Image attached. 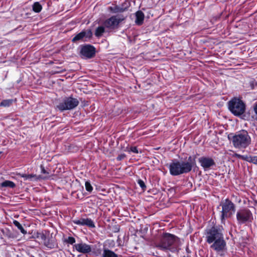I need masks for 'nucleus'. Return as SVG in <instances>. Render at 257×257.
Listing matches in <instances>:
<instances>
[{
    "mask_svg": "<svg viewBox=\"0 0 257 257\" xmlns=\"http://www.w3.org/2000/svg\"><path fill=\"white\" fill-rule=\"evenodd\" d=\"M196 164L195 157L189 156L185 161L173 160L169 166L170 173L172 176L187 174L192 170Z\"/></svg>",
    "mask_w": 257,
    "mask_h": 257,
    "instance_id": "obj_1",
    "label": "nucleus"
},
{
    "mask_svg": "<svg viewBox=\"0 0 257 257\" xmlns=\"http://www.w3.org/2000/svg\"><path fill=\"white\" fill-rule=\"evenodd\" d=\"M233 146L235 148H246L251 142V139L247 131L242 130L235 134L231 139Z\"/></svg>",
    "mask_w": 257,
    "mask_h": 257,
    "instance_id": "obj_2",
    "label": "nucleus"
},
{
    "mask_svg": "<svg viewBox=\"0 0 257 257\" xmlns=\"http://www.w3.org/2000/svg\"><path fill=\"white\" fill-rule=\"evenodd\" d=\"M220 205L222 207L220 219L222 223H224L225 218L230 217L235 211V204L228 199L222 201Z\"/></svg>",
    "mask_w": 257,
    "mask_h": 257,
    "instance_id": "obj_3",
    "label": "nucleus"
},
{
    "mask_svg": "<svg viewBox=\"0 0 257 257\" xmlns=\"http://www.w3.org/2000/svg\"><path fill=\"white\" fill-rule=\"evenodd\" d=\"M228 108L235 115L239 116L245 111L244 103L237 98H234L228 102Z\"/></svg>",
    "mask_w": 257,
    "mask_h": 257,
    "instance_id": "obj_4",
    "label": "nucleus"
},
{
    "mask_svg": "<svg viewBox=\"0 0 257 257\" xmlns=\"http://www.w3.org/2000/svg\"><path fill=\"white\" fill-rule=\"evenodd\" d=\"M236 219L239 224L251 222L253 220L252 214L247 208L240 209L236 213Z\"/></svg>",
    "mask_w": 257,
    "mask_h": 257,
    "instance_id": "obj_5",
    "label": "nucleus"
},
{
    "mask_svg": "<svg viewBox=\"0 0 257 257\" xmlns=\"http://www.w3.org/2000/svg\"><path fill=\"white\" fill-rule=\"evenodd\" d=\"M207 241H224L221 230L216 227H212L206 230Z\"/></svg>",
    "mask_w": 257,
    "mask_h": 257,
    "instance_id": "obj_6",
    "label": "nucleus"
},
{
    "mask_svg": "<svg viewBox=\"0 0 257 257\" xmlns=\"http://www.w3.org/2000/svg\"><path fill=\"white\" fill-rule=\"evenodd\" d=\"M124 19L120 16H113L106 19L103 23L104 27L110 31L115 30L118 28L119 24Z\"/></svg>",
    "mask_w": 257,
    "mask_h": 257,
    "instance_id": "obj_7",
    "label": "nucleus"
},
{
    "mask_svg": "<svg viewBox=\"0 0 257 257\" xmlns=\"http://www.w3.org/2000/svg\"><path fill=\"white\" fill-rule=\"evenodd\" d=\"M78 104L79 101L76 98L69 97L57 105V107L61 111L70 110L76 107Z\"/></svg>",
    "mask_w": 257,
    "mask_h": 257,
    "instance_id": "obj_8",
    "label": "nucleus"
},
{
    "mask_svg": "<svg viewBox=\"0 0 257 257\" xmlns=\"http://www.w3.org/2000/svg\"><path fill=\"white\" fill-rule=\"evenodd\" d=\"M80 53L86 58H91L95 55V48L90 45H85L82 46Z\"/></svg>",
    "mask_w": 257,
    "mask_h": 257,
    "instance_id": "obj_9",
    "label": "nucleus"
},
{
    "mask_svg": "<svg viewBox=\"0 0 257 257\" xmlns=\"http://www.w3.org/2000/svg\"><path fill=\"white\" fill-rule=\"evenodd\" d=\"M198 161L201 166L205 171L210 169L212 167L215 166L214 160L210 157H202L199 158Z\"/></svg>",
    "mask_w": 257,
    "mask_h": 257,
    "instance_id": "obj_10",
    "label": "nucleus"
},
{
    "mask_svg": "<svg viewBox=\"0 0 257 257\" xmlns=\"http://www.w3.org/2000/svg\"><path fill=\"white\" fill-rule=\"evenodd\" d=\"M74 224L78 225L86 226L89 228L95 227V224L92 220L88 218H81L79 219H75L73 220Z\"/></svg>",
    "mask_w": 257,
    "mask_h": 257,
    "instance_id": "obj_11",
    "label": "nucleus"
},
{
    "mask_svg": "<svg viewBox=\"0 0 257 257\" xmlns=\"http://www.w3.org/2000/svg\"><path fill=\"white\" fill-rule=\"evenodd\" d=\"M211 247L214 249L218 254L222 255L226 251V242H214Z\"/></svg>",
    "mask_w": 257,
    "mask_h": 257,
    "instance_id": "obj_12",
    "label": "nucleus"
},
{
    "mask_svg": "<svg viewBox=\"0 0 257 257\" xmlns=\"http://www.w3.org/2000/svg\"><path fill=\"white\" fill-rule=\"evenodd\" d=\"M92 36V32L90 30L82 31L77 34L73 39L72 42L75 43L78 41H86L84 39L90 38Z\"/></svg>",
    "mask_w": 257,
    "mask_h": 257,
    "instance_id": "obj_13",
    "label": "nucleus"
},
{
    "mask_svg": "<svg viewBox=\"0 0 257 257\" xmlns=\"http://www.w3.org/2000/svg\"><path fill=\"white\" fill-rule=\"evenodd\" d=\"M173 242H159L156 244L157 247L164 251H170L171 252H175L176 250V247H175L173 244Z\"/></svg>",
    "mask_w": 257,
    "mask_h": 257,
    "instance_id": "obj_14",
    "label": "nucleus"
},
{
    "mask_svg": "<svg viewBox=\"0 0 257 257\" xmlns=\"http://www.w3.org/2000/svg\"><path fill=\"white\" fill-rule=\"evenodd\" d=\"M76 250L82 253H88L91 251L90 245L81 242L75 245Z\"/></svg>",
    "mask_w": 257,
    "mask_h": 257,
    "instance_id": "obj_15",
    "label": "nucleus"
},
{
    "mask_svg": "<svg viewBox=\"0 0 257 257\" xmlns=\"http://www.w3.org/2000/svg\"><path fill=\"white\" fill-rule=\"evenodd\" d=\"M136 19L135 20L136 23L138 25H141L143 24L144 20V14L142 11H138L136 13Z\"/></svg>",
    "mask_w": 257,
    "mask_h": 257,
    "instance_id": "obj_16",
    "label": "nucleus"
},
{
    "mask_svg": "<svg viewBox=\"0 0 257 257\" xmlns=\"http://www.w3.org/2000/svg\"><path fill=\"white\" fill-rule=\"evenodd\" d=\"M162 239L164 241H176L178 237L172 234L165 233L162 235Z\"/></svg>",
    "mask_w": 257,
    "mask_h": 257,
    "instance_id": "obj_17",
    "label": "nucleus"
},
{
    "mask_svg": "<svg viewBox=\"0 0 257 257\" xmlns=\"http://www.w3.org/2000/svg\"><path fill=\"white\" fill-rule=\"evenodd\" d=\"M19 175L24 178L25 180H29L30 181L37 180L39 179V177H37L36 175L34 174H20Z\"/></svg>",
    "mask_w": 257,
    "mask_h": 257,
    "instance_id": "obj_18",
    "label": "nucleus"
},
{
    "mask_svg": "<svg viewBox=\"0 0 257 257\" xmlns=\"http://www.w3.org/2000/svg\"><path fill=\"white\" fill-rule=\"evenodd\" d=\"M102 257H118V255L113 251L108 249H104L102 254Z\"/></svg>",
    "mask_w": 257,
    "mask_h": 257,
    "instance_id": "obj_19",
    "label": "nucleus"
},
{
    "mask_svg": "<svg viewBox=\"0 0 257 257\" xmlns=\"http://www.w3.org/2000/svg\"><path fill=\"white\" fill-rule=\"evenodd\" d=\"M105 28H106L104 26H101L98 27L95 32V35L97 37H100L102 36V34L105 32Z\"/></svg>",
    "mask_w": 257,
    "mask_h": 257,
    "instance_id": "obj_20",
    "label": "nucleus"
},
{
    "mask_svg": "<svg viewBox=\"0 0 257 257\" xmlns=\"http://www.w3.org/2000/svg\"><path fill=\"white\" fill-rule=\"evenodd\" d=\"M1 186L2 187H9L11 188H14L15 187V184L11 181L6 180L1 184Z\"/></svg>",
    "mask_w": 257,
    "mask_h": 257,
    "instance_id": "obj_21",
    "label": "nucleus"
},
{
    "mask_svg": "<svg viewBox=\"0 0 257 257\" xmlns=\"http://www.w3.org/2000/svg\"><path fill=\"white\" fill-rule=\"evenodd\" d=\"M13 224L20 230V231L24 234L27 233V231L25 230L23 226L20 224V223L17 220H14L13 221Z\"/></svg>",
    "mask_w": 257,
    "mask_h": 257,
    "instance_id": "obj_22",
    "label": "nucleus"
},
{
    "mask_svg": "<svg viewBox=\"0 0 257 257\" xmlns=\"http://www.w3.org/2000/svg\"><path fill=\"white\" fill-rule=\"evenodd\" d=\"M109 10L113 13H117L119 12H122L123 11L122 8H120L117 6H115L114 7H109Z\"/></svg>",
    "mask_w": 257,
    "mask_h": 257,
    "instance_id": "obj_23",
    "label": "nucleus"
},
{
    "mask_svg": "<svg viewBox=\"0 0 257 257\" xmlns=\"http://www.w3.org/2000/svg\"><path fill=\"white\" fill-rule=\"evenodd\" d=\"M13 102V99H5L3 100L1 103H0V106H4V107H8L10 106Z\"/></svg>",
    "mask_w": 257,
    "mask_h": 257,
    "instance_id": "obj_24",
    "label": "nucleus"
},
{
    "mask_svg": "<svg viewBox=\"0 0 257 257\" xmlns=\"http://www.w3.org/2000/svg\"><path fill=\"white\" fill-rule=\"evenodd\" d=\"M42 9V6L38 2L35 3L33 6V10L36 13H39Z\"/></svg>",
    "mask_w": 257,
    "mask_h": 257,
    "instance_id": "obj_25",
    "label": "nucleus"
},
{
    "mask_svg": "<svg viewBox=\"0 0 257 257\" xmlns=\"http://www.w3.org/2000/svg\"><path fill=\"white\" fill-rule=\"evenodd\" d=\"M44 245L50 248H53L57 245V242H44Z\"/></svg>",
    "mask_w": 257,
    "mask_h": 257,
    "instance_id": "obj_26",
    "label": "nucleus"
},
{
    "mask_svg": "<svg viewBox=\"0 0 257 257\" xmlns=\"http://www.w3.org/2000/svg\"><path fill=\"white\" fill-rule=\"evenodd\" d=\"M85 189L88 192H91L93 190V187L88 181H86L85 184Z\"/></svg>",
    "mask_w": 257,
    "mask_h": 257,
    "instance_id": "obj_27",
    "label": "nucleus"
},
{
    "mask_svg": "<svg viewBox=\"0 0 257 257\" xmlns=\"http://www.w3.org/2000/svg\"><path fill=\"white\" fill-rule=\"evenodd\" d=\"M138 183L143 190H145L146 189V186L145 183L142 180L139 179L138 181Z\"/></svg>",
    "mask_w": 257,
    "mask_h": 257,
    "instance_id": "obj_28",
    "label": "nucleus"
},
{
    "mask_svg": "<svg viewBox=\"0 0 257 257\" xmlns=\"http://www.w3.org/2000/svg\"><path fill=\"white\" fill-rule=\"evenodd\" d=\"M249 162L257 164V156H250Z\"/></svg>",
    "mask_w": 257,
    "mask_h": 257,
    "instance_id": "obj_29",
    "label": "nucleus"
},
{
    "mask_svg": "<svg viewBox=\"0 0 257 257\" xmlns=\"http://www.w3.org/2000/svg\"><path fill=\"white\" fill-rule=\"evenodd\" d=\"M37 237L42 240H45L46 239V237L45 235L43 233H38V235Z\"/></svg>",
    "mask_w": 257,
    "mask_h": 257,
    "instance_id": "obj_30",
    "label": "nucleus"
},
{
    "mask_svg": "<svg viewBox=\"0 0 257 257\" xmlns=\"http://www.w3.org/2000/svg\"><path fill=\"white\" fill-rule=\"evenodd\" d=\"M130 152H133L134 153H138V151L137 149V148L136 147H132L130 148V150L129 151Z\"/></svg>",
    "mask_w": 257,
    "mask_h": 257,
    "instance_id": "obj_31",
    "label": "nucleus"
},
{
    "mask_svg": "<svg viewBox=\"0 0 257 257\" xmlns=\"http://www.w3.org/2000/svg\"><path fill=\"white\" fill-rule=\"evenodd\" d=\"M250 158V156H242V160H245L247 162H249V160Z\"/></svg>",
    "mask_w": 257,
    "mask_h": 257,
    "instance_id": "obj_32",
    "label": "nucleus"
},
{
    "mask_svg": "<svg viewBox=\"0 0 257 257\" xmlns=\"http://www.w3.org/2000/svg\"><path fill=\"white\" fill-rule=\"evenodd\" d=\"M41 172L43 174H48L43 165H41Z\"/></svg>",
    "mask_w": 257,
    "mask_h": 257,
    "instance_id": "obj_33",
    "label": "nucleus"
},
{
    "mask_svg": "<svg viewBox=\"0 0 257 257\" xmlns=\"http://www.w3.org/2000/svg\"><path fill=\"white\" fill-rule=\"evenodd\" d=\"M253 110L257 116V103L255 104L253 107Z\"/></svg>",
    "mask_w": 257,
    "mask_h": 257,
    "instance_id": "obj_34",
    "label": "nucleus"
},
{
    "mask_svg": "<svg viewBox=\"0 0 257 257\" xmlns=\"http://www.w3.org/2000/svg\"><path fill=\"white\" fill-rule=\"evenodd\" d=\"M235 156L237 158L242 160L243 155H241L238 154H235Z\"/></svg>",
    "mask_w": 257,
    "mask_h": 257,
    "instance_id": "obj_35",
    "label": "nucleus"
},
{
    "mask_svg": "<svg viewBox=\"0 0 257 257\" xmlns=\"http://www.w3.org/2000/svg\"><path fill=\"white\" fill-rule=\"evenodd\" d=\"M69 241H75V239L73 237H69Z\"/></svg>",
    "mask_w": 257,
    "mask_h": 257,
    "instance_id": "obj_36",
    "label": "nucleus"
},
{
    "mask_svg": "<svg viewBox=\"0 0 257 257\" xmlns=\"http://www.w3.org/2000/svg\"><path fill=\"white\" fill-rule=\"evenodd\" d=\"M123 158V156H119L117 157V159L120 160Z\"/></svg>",
    "mask_w": 257,
    "mask_h": 257,
    "instance_id": "obj_37",
    "label": "nucleus"
},
{
    "mask_svg": "<svg viewBox=\"0 0 257 257\" xmlns=\"http://www.w3.org/2000/svg\"><path fill=\"white\" fill-rule=\"evenodd\" d=\"M186 251H187L188 252H190V251H189V248H188V247L187 246V247H186Z\"/></svg>",
    "mask_w": 257,
    "mask_h": 257,
    "instance_id": "obj_38",
    "label": "nucleus"
},
{
    "mask_svg": "<svg viewBox=\"0 0 257 257\" xmlns=\"http://www.w3.org/2000/svg\"><path fill=\"white\" fill-rule=\"evenodd\" d=\"M100 254V251H99V252H98V253H96V255H98Z\"/></svg>",
    "mask_w": 257,
    "mask_h": 257,
    "instance_id": "obj_39",
    "label": "nucleus"
},
{
    "mask_svg": "<svg viewBox=\"0 0 257 257\" xmlns=\"http://www.w3.org/2000/svg\"><path fill=\"white\" fill-rule=\"evenodd\" d=\"M68 243H70V244H72L73 243H74V242H72V241H71V242H67Z\"/></svg>",
    "mask_w": 257,
    "mask_h": 257,
    "instance_id": "obj_40",
    "label": "nucleus"
},
{
    "mask_svg": "<svg viewBox=\"0 0 257 257\" xmlns=\"http://www.w3.org/2000/svg\"><path fill=\"white\" fill-rule=\"evenodd\" d=\"M228 138H229V139H230V136H228Z\"/></svg>",
    "mask_w": 257,
    "mask_h": 257,
    "instance_id": "obj_41",
    "label": "nucleus"
}]
</instances>
